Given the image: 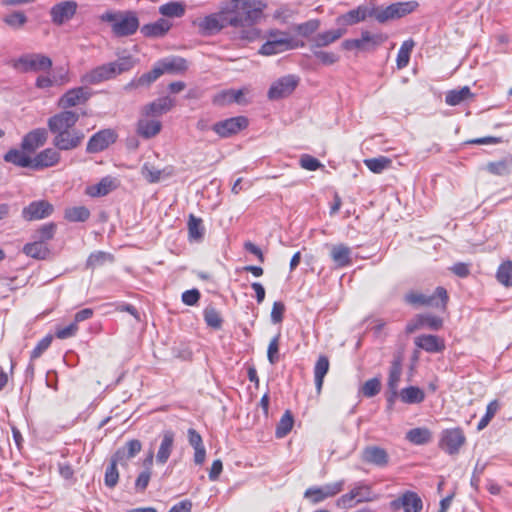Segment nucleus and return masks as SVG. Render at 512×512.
<instances>
[{"instance_id":"nucleus-63","label":"nucleus","mask_w":512,"mask_h":512,"mask_svg":"<svg viewBox=\"0 0 512 512\" xmlns=\"http://www.w3.org/2000/svg\"><path fill=\"white\" fill-rule=\"evenodd\" d=\"M300 166L309 171H315L322 166L320 161L311 155L304 154L300 158Z\"/></svg>"},{"instance_id":"nucleus-49","label":"nucleus","mask_w":512,"mask_h":512,"mask_svg":"<svg viewBox=\"0 0 512 512\" xmlns=\"http://www.w3.org/2000/svg\"><path fill=\"white\" fill-rule=\"evenodd\" d=\"M293 423H294V420H293L292 414L290 413V411H286L282 415L279 423L277 424L276 436L278 438L285 437L291 431V429L293 427Z\"/></svg>"},{"instance_id":"nucleus-2","label":"nucleus","mask_w":512,"mask_h":512,"mask_svg":"<svg viewBox=\"0 0 512 512\" xmlns=\"http://www.w3.org/2000/svg\"><path fill=\"white\" fill-rule=\"evenodd\" d=\"M79 115L70 110L61 111L51 116L47 121L49 131L53 134V145L60 151H71L81 145L84 133L74 126Z\"/></svg>"},{"instance_id":"nucleus-3","label":"nucleus","mask_w":512,"mask_h":512,"mask_svg":"<svg viewBox=\"0 0 512 512\" xmlns=\"http://www.w3.org/2000/svg\"><path fill=\"white\" fill-rule=\"evenodd\" d=\"M102 22L109 23L117 37H128L140 27L138 14L133 10H108L100 16Z\"/></svg>"},{"instance_id":"nucleus-47","label":"nucleus","mask_w":512,"mask_h":512,"mask_svg":"<svg viewBox=\"0 0 512 512\" xmlns=\"http://www.w3.org/2000/svg\"><path fill=\"white\" fill-rule=\"evenodd\" d=\"M496 278L502 285L512 286V261H505L499 266Z\"/></svg>"},{"instance_id":"nucleus-14","label":"nucleus","mask_w":512,"mask_h":512,"mask_svg":"<svg viewBox=\"0 0 512 512\" xmlns=\"http://www.w3.org/2000/svg\"><path fill=\"white\" fill-rule=\"evenodd\" d=\"M361 460L366 464L384 468L388 466L390 456L386 449L377 445H368L361 452Z\"/></svg>"},{"instance_id":"nucleus-58","label":"nucleus","mask_w":512,"mask_h":512,"mask_svg":"<svg viewBox=\"0 0 512 512\" xmlns=\"http://www.w3.org/2000/svg\"><path fill=\"white\" fill-rule=\"evenodd\" d=\"M420 321L422 326H427L432 330H439L443 325V320L431 314H420Z\"/></svg>"},{"instance_id":"nucleus-48","label":"nucleus","mask_w":512,"mask_h":512,"mask_svg":"<svg viewBox=\"0 0 512 512\" xmlns=\"http://www.w3.org/2000/svg\"><path fill=\"white\" fill-rule=\"evenodd\" d=\"M120 463L115 457H112L110 464L107 466L105 471V485L109 488H113L118 483L119 473L117 470V464Z\"/></svg>"},{"instance_id":"nucleus-35","label":"nucleus","mask_w":512,"mask_h":512,"mask_svg":"<svg viewBox=\"0 0 512 512\" xmlns=\"http://www.w3.org/2000/svg\"><path fill=\"white\" fill-rule=\"evenodd\" d=\"M329 367V359L324 355L319 356L314 366L315 386L318 394L321 393L324 377L328 373Z\"/></svg>"},{"instance_id":"nucleus-33","label":"nucleus","mask_w":512,"mask_h":512,"mask_svg":"<svg viewBox=\"0 0 512 512\" xmlns=\"http://www.w3.org/2000/svg\"><path fill=\"white\" fill-rule=\"evenodd\" d=\"M402 374V366L400 360H394L392 362L389 378H388V387L391 391V396L389 397V402H393L394 398L398 395V387Z\"/></svg>"},{"instance_id":"nucleus-19","label":"nucleus","mask_w":512,"mask_h":512,"mask_svg":"<svg viewBox=\"0 0 512 512\" xmlns=\"http://www.w3.org/2000/svg\"><path fill=\"white\" fill-rule=\"evenodd\" d=\"M90 92L84 87H78L68 90L58 102L59 107L68 109L77 105L84 104L90 98Z\"/></svg>"},{"instance_id":"nucleus-39","label":"nucleus","mask_w":512,"mask_h":512,"mask_svg":"<svg viewBox=\"0 0 512 512\" xmlns=\"http://www.w3.org/2000/svg\"><path fill=\"white\" fill-rule=\"evenodd\" d=\"M472 97L469 87L464 86L460 89L450 90L446 93L445 102L450 106H456Z\"/></svg>"},{"instance_id":"nucleus-60","label":"nucleus","mask_w":512,"mask_h":512,"mask_svg":"<svg viewBox=\"0 0 512 512\" xmlns=\"http://www.w3.org/2000/svg\"><path fill=\"white\" fill-rule=\"evenodd\" d=\"M380 381L377 378L370 379L362 386V393L366 397H373L380 391Z\"/></svg>"},{"instance_id":"nucleus-61","label":"nucleus","mask_w":512,"mask_h":512,"mask_svg":"<svg viewBox=\"0 0 512 512\" xmlns=\"http://www.w3.org/2000/svg\"><path fill=\"white\" fill-rule=\"evenodd\" d=\"M279 338L280 335H276L269 343L267 350V357L269 362L273 365L279 360Z\"/></svg>"},{"instance_id":"nucleus-50","label":"nucleus","mask_w":512,"mask_h":512,"mask_svg":"<svg viewBox=\"0 0 512 512\" xmlns=\"http://www.w3.org/2000/svg\"><path fill=\"white\" fill-rule=\"evenodd\" d=\"M141 173L143 177L150 183L159 182L163 178V175H169V173H165V170L157 169L148 163L143 165Z\"/></svg>"},{"instance_id":"nucleus-59","label":"nucleus","mask_w":512,"mask_h":512,"mask_svg":"<svg viewBox=\"0 0 512 512\" xmlns=\"http://www.w3.org/2000/svg\"><path fill=\"white\" fill-rule=\"evenodd\" d=\"M313 54L324 65H333L339 60V56L333 52L313 50Z\"/></svg>"},{"instance_id":"nucleus-21","label":"nucleus","mask_w":512,"mask_h":512,"mask_svg":"<svg viewBox=\"0 0 512 512\" xmlns=\"http://www.w3.org/2000/svg\"><path fill=\"white\" fill-rule=\"evenodd\" d=\"M47 139V130L44 128H36L23 137L21 148L28 153H33L38 148L42 147L46 143Z\"/></svg>"},{"instance_id":"nucleus-24","label":"nucleus","mask_w":512,"mask_h":512,"mask_svg":"<svg viewBox=\"0 0 512 512\" xmlns=\"http://www.w3.org/2000/svg\"><path fill=\"white\" fill-rule=\"evenodd\" d=\"M172 26L170 20L159 18L155 22L143 25L140 31L147 38H162L171 30Z\"/></svg>"},{"instance_id":"nucleus-29","label":"nucleus","mask_w":512,"mask_h":512,"mask_svg":"<svg viewBox=\"0 0 512 512\" xmlns=\"http://www.w3.org/2000/svg\"><path fill=\"white\" fill-rule=\"evenodd\" d=\"M345 33L346 29L343 28L333 29L319 33L313 38V45L311 46V49H313L314 47H326L340 39Z\"/></svg>"},{"instance_id":"nucleus-8","label":"nucleus","mask_w":512,"mask_h":512,"mask_svg":"<svg viewBox=\"0 0 512 512\" xmlns=\"http://www.w3.org/2000/svg\"><path fill=\"white\" fill-rule=\"evenodd\" d=\"M345 480L341 479L322 486H312L304 492V498L308 499L312 504H318L328 498H332L342 492Z\"/></svg>"},{"instance_id":"nucleus-38","label":"nucleus","mask_w":512,"mask_h":512,"mask_svg":"<svg viewBox=\"0 0 512 512\" xmlns=\"http://www.w3.org/2000/svg\"><path fill=\"white\" fill-rule=\"evenodd\" d=\"M406 439L415 445H424L431 441L432 433L426 427H418L406 433Z\"/></svg>"},{"instance_id":"nucleus-55","label":"nucleus","mask_w":512,"mask_h":512,"mask_svg":"<svg viewBox=\"0 0 512 512\" xmlns=\"http://www.w3.org/2000/svg\"><path fill=\"white\" fill-rule=\"evenodd\" d=\"M56 231V225L53 223L42 225L36 232L35 238L45 243L53 238Z\"/></svg>"},{"instance_id":"nucleus-46","label":"nucleus","mask_w":512,"mask_h":512,"mask_svg":"<svg viewBox=\"0 0 512 512\" xmlns=\"http://www.w3.org/2000/svg\"><path fill=\"white\" fill-rule=\"evenodd\" d=\"M188 232L190 239L194 241L201 240L204 235V227L202 225V220L191 214L189 216L188 221Z\"/></svg>"},{"instance_id":"nucleus-31","label":"nucleus","mask_w":512,"mask_h":512,"mask_svg":"<svg viewBox=\"0 0 512 512\" xmlns=\"http://www.w3.org/2000/svg\"><path fill=\"white\" fill-rule=\"evenodd\" d=\"M161 122L155 119L141 118L137 124V133L149 139L156 136L161 130Z\"/></svg>"},{"instance_id":"nucleus-44","label":"nucleus","mask_w":512,"mask_h":512,"mask_svg":"<svg viewBox=\"0 0 512 512\" xmlns=\"http://www.w3.org/2000/svg\"><path fill=\"white\" fill-rule=\"evenodd\" d=\"M362 43L368 47V50H373L382 45L387 40V35L383 33L372 34L369 31H362Z\"/></svg>"},{"instance_id":"nucleus-9","label":"nucleus","mask_w":512,"mask_h":512,"mask_svg":"<svg viewBox=\"0 0 512 512\" xmlns=\"http://www.w3.org/2000/svg\"><path fill=\"white\" fill-rule=\"evenodd\" d=\"M193 25L204 36L214 35L227 27L221 7L217 13H211L203 18L196 19Z\"/></svg>"},{"instance_id":"nucleus-6","label":"nucleus","mask_w":512,"mask_h":512,"mask_svg":"<svg viewBox=\"0 0 512 512\" xmlns=\"http://www.w3.org/2000/svg\"><path fill=\"white\" fill-rule=\"evenodd\" d=\"M377 499L373 495L371 487L364 483H357L348 493L340 496L336 501V506L340 509H350L357 504L371 502Z\"/></svg>"},{"instance_id":"nucleus-13","label":"nucleus","mask_w":512,"mask_h":512,"mask_svg":"<svg viewBox=\"0 0 512 512\" xmlns=\"http://www.w3.org/2000/svg\"><path fill=\"white\" fill-rule=\"evenodd\" d=\"M248 125L247 118L243 116L232 117L213 125L212 129L222 138H227L237 134Z\"/></svg>"},{"instance_id":"nucleus-10","label":"nucleus","mask_w":512,"mask_h":512,"mask_svg":"<svg viewBox=\"0 0 512 512\" xmlns=\"http://www.w3.org/2000/svg\"><path fill=\"white\" fill-rule=\"evenodd\" d=\"M466 437L463 430L459 427L446 429L442 431L439 446L442 450L450 455H455L465 444Z\"/></svg>"},{"instance_id":"nucleus-62","label":"nucleus","mask_w":512,"mask_h":512,"mask_svg":"<svg viewBox=\"0 0 512 512\" xmlns=\"http://www.w3.org/2000/svg\"><path fill=\"white\" fill-rule=\"evenodd\" d=\"M78 331V325L76 322H72L71 324L65 327H58L56 329L55 335L58 339H68L76 335Z\"/></svg>"},{"instance_id":"nucleus-57","label":"nucleus","mask_w":512,"mask_h":512,"mask_svg":"<svg viewBox=\"0 0 512 512\" xmlns=\"http://www.w3.org/2000/svg\"><path fill=\"white\" fill-rule=\"evenodd\" d=\"M204 318L208 326L216 329L221 327L222 319L214 308H206Z\"/></svg>"},{"instance_id":"nucleus-56","label":"nucleus","mask_w":512,"mask_h":512,"mask_svg":"<svg viewBox=\"0 0 512 512\" xmlns=\"http://www.w3.org/2000/svg\"><path fill=\"white\" fill-rule=\"evenodd\" d=\"M110 64L115 70L116 77L117 75L130 70L134 65V61L131 57H122L114 62H110Z\"/></svg>"},{"instance_id":"nucleus-42","label":"nucleus","mask_w":512,"mask_h":512,"mask_svg":"<svg viewBox=\"0 0 512 512\" xmlns=\"http://www.w3.org/2000/svg\"><path fill=\"white\" fill-rule=\"evenodd\" d=\"M64 217L70 222H84L90 217V211L85 206L69 207L65 210Z\"/></svg>"},{"instance_id":"nucleus-4","label":"nucleus","mask_w":512,"mask_h":512,"mask_svg":"<svg viewBox=\"0 0 512 512\" xmlns=\"http://www.w3.org/2000/svg\"><path fill=\"white\" fill-rule=\"evenodd\" d=\"M11 66L22 73L45 72L52 67V60L41 53H26L11 60Z\"/></svg>"},{"instance_id":"nucleus-23","label":"nucleus","mask_w":512,"mask_h":512,"mask_svg":"<svg viewBox=\"0 0 512 512\" xmlns=\"http://www.w3.org/2000/svg\"><path fill=\"white\" fill-rule=\"evenodd\" d=\"M115 77V70L110 63L98 66L85 73L81 81L86 84H98Z\"/></svg>"},{"instance_id":"nucleus-52","label":"nucleus","mask_w":512,"mask_h":512,"mask_svg":"<svg viewBox=\"0 0 512 512\" xmlns=\"http://www.w3.org/2000/svg\"><path fill=\"white\" fill-rule=\"evenodd\" d=\"M499 402L497 400H493L491 401L488 405H487V408H486V413L485 415L481 418V420L479 421L478 425H477V430L478 431H482L484 428H486L488 426V424L490 423V421L492 420V418L495 416V414L498 412L499 410Z\"/></svg>"},{"instance_id":"nucleus-30","label":"nucleus","mask_w":512,"mask_h":512,"mask_svg":"<svg viewBox=\"0 0 512 512\" xmlns=\"http://www.w3.org/2000/svg\"><path fill=\"white\" fill-rule=\"evenodd\" d=\"M352 250L344 244H337L331 247V258L337 267H346L352 263Z\"/></svg>"},{"instance_id":"nucleus-34","label":"nucleus","mask_w":512,"mask_h":512,"mask_svg":"<svg viewBox=\"0 0 512 512\" xmlns=\"http://www.w3.org/2000/svg\"><path fill=\"white\" fill-rule=\"evenodd\" d=\"M162 18H181L185 15L186 5L180 1H170L158 8Z\"/></svg>"},{"instance_id":"nucleus-7","label":"nucleus","mask_w":512,"mask_h":512,"mask_svg":"<svg viewBox=\"0 0 512 512\" xmlns=\"http://www.w3.org/2000/svg\"><path fill=\"white\" fill-rule=\"evenodd\" d=\"M448 299L447 290L441 286L437 287L431 295L420 292H409L405 295V300L409 304L430 306L443 310L447 306Z\"/></svg>"},{"instance_id":"nucleus-32","label":"nucleus","mask_w":512,"mask_h":512,"mask_svg":"<svg viewBox=\"0 0 512 512\" xmlns=\"http://www.w3.org/2000/svg\"><path fill=\"white\" fill-rule=\"evenodd\" d=\"M29 154L23 149H11L5 154L4 160L19 167H30L33 169V158Z\"/></svg>"},{"instance_id":"nucleus-20","label":"nucleus","mask_w":512,"mask_h":512,"mask_svg":"<svg viewBox=\"0 0 512 512\" xmlns=\"http://www.w3.org/2000/svg\"><path fill=\"white\" fill-rule=\"evenodd\" d=\"M422 500L417 493L406 491L401 497L391 502V507L395 510L402 508L404 512H420L422 510Z\"/></svg>"},{"instance_id":"nucleus-28","label":"nucleus","mask_w":512,"mask_h":512,"mask_svg":"<svg viewBox=\"0 0 512 512\" xmlns=\"http://www.w3.org/2000/svg\"><path fill=\"white\" fill-rule=\"evenodd\" d=\"M142 448V444L137 439H132L126 443L125 446L119 448L113 457L119 460L120 464H126V462L135 457Z\"/></svg>"},{"instance_id":"nucleus-12","label":"nucleus","mask_w":512,"mask_h":512,"mask_svg":"<svg viewBox=\"0 0 512 512\" xmlns=\"http://www.w3.org/2000/svg\"><path fill=\"white\" fill-rule=\"evenodd\" d=\"M77 7V2L73 0H65L55 4L50 9L51 21L55 25H63L74 17Z\"/></svg>"},{"instance_id":"nucleus-18","label":"nucleus","mask_w":512,"mask_h":512,"mask_svg":"<svg viewBox=\"0 0 512 512\" xmlns=\"http://www.w3.org/2000/svg\"><path fill=\"white\" fill-rule=\"evenodd\" d=\"M53 212V206L44 200L34 201L22 210V217L27 221L40 220Z\"/></svg>"},{"instance_id":"nucleus-53","label":"nucleus","mask_w":512,"mask_h":512,"mask_svg":"<svg viewBox=\"0 0 512 512\" xmlns=\"http://www.w3.org/2000/svg\"><path fill=\"white\" fill-rule=\"evenodd\" d=\"M320 27V21L317 19L309 20L305 23L299 24L296 27V31L303 37H308L315 33Z\"/></svg>"},{"instance_id":"nucleus-45","label":"nucleus","mask_w":512,"mask_h":512,"mask_svg":"<svg viewBox=\"0 0 512 512\" xmlns=\"http://www.w3.org/2000/svg\"><path fill=\"white\" fill-rule=\"evenodd\" d=\"M413 47H414V41L411 39L406 40L402 43V45L398 51L397 59H396L397 67L399 69H402L408 65L409 60H410V54H411Z\"/></svg>"},{"instance_id":"nucleus-54","label":"nucleus","mask_w":512,"mask_h":512,"mask_svg":"<svg viewBox=\"0 0 512 512\" xmlns=\"http://www.w3.org/2000/svg\"><path fill=\"white\" fill-rule=\"evenodd\" d=\"M4 22L14 29L21 28L26 22L27 17L23 12H14L4 18Z\"/></svg>"},{"instance_id":"nucleus-5","label":"nucleus","mask_w":512,"mask_h":512,"mask_svg":"<svg viewBox=\"0 0 512 512\" xmlns=\"http://www.w3.org/2000/svg\"><path fill=\"white\" fill-rule=\"evenodd\" d=\"M419 4L417 1L411 0L406 2H397L389 6L374 7L373 17L379 23H385L390 20H396L402 18L418 8Z\"/></svg>"},{"instance_id":"nucleus-64","label":"nucleus","mask_w":512,"mask_h":512,"mask_svg":"<svg viewBox=\"0 0 512 512\" xmlns=\"http://www.w3.org/2000/svg\"><path fill=\"white\" fill-rule=\"evenodd\" d=\"M51 342H52V336H46L44 337L41 341H39V343L37 344V346L33 349V351L31 352V358L32 359H37L41 356V354L46 350L48 349V347L51 345Z\"/></svg>"},{"instance_id":"nucleus-1","label":"nucleus","mask_w":512,"mask_h":512,"mask_svg":"<svg viewBox=\"0 0 512 512\" xmlns=\"http://www.w3.org/2000/svg\"><path fill=\"white\" fill-rule=\"evenodd\" d=\"M265 8L266 4L261 0H229L221 4L227 27L239 29V37L247 42L259 38L260 31L255 24Z\"/></svg>"},{"instance_id":"nucleus-37","label":"nucleus","mask_w":512,"mask_h":512,"mask_svg":"<svg viewBox=\"0 0 512 512\" xmlns=\"http://www.w3.org/2000/svg\"><path fill=\"white\" fill-rule=\"evenodd\" d=\"M23 252L32 258L35 259H45L48 257L50 251L47 247L46 243L42 241L35 240L32 243H28L23 247Z\"/></svg>"},{"instance_id":"nucleus-11","label":"nucleus","mask_w":512,"mask_h":512,"mask_svg":"<svg viewBox=\"0 0 512 512\" xmlns=\"http://www.w3.org/2000/svg\"><path fill=\"white\" fill-rule=\"evenodd\" d=\"M299 77L296 75H286L274 81L267 93L270 100H279L289 96L297 87Z\"/></svg>"},{"instance_id":"nucleus-27","label":"nucleus","mask_w":512,"mask_h":512,"mask_svg":"<svg viewBox=\"0 0 512 512\" xmlns=\"http://www.w3.org/2000/svg\"><path fill=\"white\" fill-rule=\"evenodd\" d=\"M415 344L430 353H437L444 350V342L435 335H421L415 339Z\"/></svg>"},{"instance_id":"nucleus-22","label":"nucleus","mask_w":512,"mask_h":512,"mask_svg":"<svg viewBox=\"0 0 512 512\" xmlns=\"http://www.w3.org/2000/svg\"><path fill=\"white\" fill-rule=\"evenodd\" d=\"M60 150L57 148H46L33 157V169L40 170L56 166L61 159Z\"/></svg>"},{"instance_id":"nucleus-43","label":"nucleus","mask_w":512,"mask_h":512,"mask_svg":"<svg viewBox=\"0 0 512 512\" xmlns=\"http://www.w3.org/2000/svg\"><path fill=\"white\" fill-rule=\"evenodd\" d=\"M364 164L373 173H381L385 169H388L389 167H391L392 160L385 156H379L376 158L364 160Z\"/></svg>"},{"instance_id":"nucleus-40","label":"nucleus","mask_w":512,"mask_h":512,"mask_svg":"<svg viewBox=\"0 0 512 512\" xmlns=\"http://www.w3.org/2000/svg\"><path fill=\"white\" fill-rule=\"evenodd\" d=\"M486 170L497 176L508 175L512 171V158H504L498 161L489 162Z\"/></svg>"},{"instance_id":"nucleus-16","label":"nucleus","mask_w":512,"mask_h":512,"mask_svg":"<svg viewBox=\"0 0 512 512\" xmlns=\"http://www.w3.org/2000/svg\"><path fill=\"white\" fill-rule=\"evenodd\" d=\"M116 140V134L111 129H104L94 134L88 141L86 151L98 153L108 148Z\"/></svg>"},{"instance_id":"nucleus-26","label":"nucleus","mask_w":512,"mask_h":512,"mask_svg":"<svg viewBox=\"0 0 512 512\" xmlns=\"http://www.w3.org/2000/svg\"><path fill=\"white\" fill-rule=\"evenodd\" d=\"M175 105V100L169 96L161 97L146 105L143 109V113L148 116H160Z\"/></svg>"},{"instance_id":"nucleus-51","label":"nucleus","mask_w":512,"mask_h":512,"mask_svg":"<svg viewBox=\"0 0 512 512\" xmlns=\"http://www.w3.org/2000/svg\"><path fill=\"white\" fill-rule=\"evenodd\" d=\"M166 73H179L187 69L186 60L180 57H173L162 61Z\"/></svg>"},{"instance_id":"nucleus-25","label":"nucleus","mask_w":512,"mask_h":512,"mask_svg":"<svg viewBox=\"0 0 512 512\" xmlns=\"http://www.w3.org/2000/svg\"><path fill=\"white\" fill-rule=\"evenodd\" d=\"M374 7L369 8L367 6H358L355 9L348 11L347 13L337 18L338 24L354 25L361 21H364L367 17H373Z\"/></svg>"},{"instance_id":"nucleus-17","label":"nucleus","mask_w":512,"mask_h":512,"mask_svg":"<svg viewBox=\"0 0 512 512\" xmlns=\"http://www.w3.org/2000/svg\"><path fill=\"white\" fill-rule=\"evenodd\" d=\"M175 433L172 430H164L160 434V444L155 455L157 464L164 465L174 450Z\"/></svg>"},{"instance_id":"nucleus-15","label":"nucleus","mask_w":512,"mask_h":512,"mask_svg":"<svg viewBox=\"0 0 512 512\" xmlns=\"http://www.w3.org/2000/svg\"><path fill=\"white\" fill-rule=\"evenodd\" d=\"M293 47L292 40L288 38L286 34H271V39L264 43L260 48V53L262 55L270 56L282 53L292 49Z\"/></svg>"},{"instance_id":"nucleus-36","label":"nucleus","mask_w":512,"mask_h":512,"mask_svg":"<svg viewBox=\"0 0 512 512\" xmlns=\"http://www.w3.org/2000/svg\"><path fill=\"white\" fill-rule=\"evenodd\" d=\"M116 179L110 176L104 177L96 185L88 188V194L93 197L105 196L116 188Z\"/></svg>"},{"instance_id":"nucleus-41","label":"nucleus","mask_w":512,"mask_h":512,"mask_svg":"<svg viewBox=\"0 0 512 512\" xmlns=\"http://www.w3.org/2000/svg\"><path fill=\"white\" fill-rule=\"evenodd\" d=\"M399 396L401 401L406 404L421 403L425 398L424 392L415 386L402 389Z\"/></svg>"}]
</instances>
